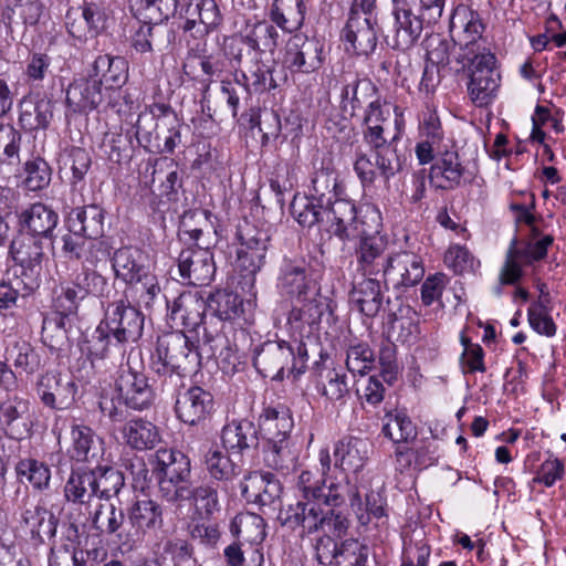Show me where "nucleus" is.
<instances>
[{"mask_svg":"<svg viewBox=\"0 0 566 566\" xmlns=\"http://www.w3.org/2000/svg\"><path fill=\"white\" fill-rule=\"evenodd\" d=\"M15 474L22 480L23 478L38 491L48 490L51 481V470L49 465L36 459H21L15 464Z\"/></svg>","mask_w":566,"mask_h":566,"instance_id":"338daca9","label":"nucleus"},{"mask_svg":"<svg viewBox=\"0 0 566 566\" xmlns=\"http://www.w3.org/2000/svg\"><path fill=\"white\" fill-rule=\"evenodd\" d=\"M308 353L306 344L294 339L269 340L254 349L253 365L263 377L282 380L287 370L289 376L298 378L307 368Z\"/></svg>","mask_w":566,"mask_h":566,"instance_id":"7ed1b4c3","label":"nucleus"},{"mask_svg":"<svg viewBox=\"0 0 566 566\" xmlns=\"http://www.w3.org/2000/svg\"><path fill=\"white\" fill-rule=\"evenodd\" d=\"M367 443L355 437H346L335 444V465L343 471L357 473L367 460Z\"/></svg>","mask_w":566,"mask_h":566,"instance_id":"de8ad7c7","label":"nucleus"},{"mask_svg":"<svg viewBox=\"0 0 566 566\" xmlns=\"http://www.w3.org/2000/svg\"><path fill=\"white\" fill-rule=\"evenodd\" d=\"M57 223V212L42 202L32 203L19 214L20 231L30 238L53 240Z\"/></svg>","mask_w":566,"mask_h":566,"instance_id":"5701e85b","label":"nucleus"},{"mask_svg":"<svg viewBox=\"0 0 566 566\" xmlns=\"http://www.w3.org/2000/svg\"><path fill=\"white\" fill-rule=\"evenodd\" d=\"M20 107L19 123L24 129L35 130L49 127L53 117V101L46 94L24 98Z\"/></svg>","mask_w":566,"mask_h":566,"instance_id":"4c0bfd02","label":"nucleus"},{"mask_svg":"<svg viewBox=\"0 0 566 566\" xmlns=\"http://www.w3.org/2000/svg\"><path fill=\"white\" fill-rule=\"evenodd\" d=\"M105 211L98 205H86L72 209L65 220L67 230L86 238L102 237Z\"/></svg>","mask_w":566,"mask_h":566,"instance_id":"e433bc0d","label":"nucleus"},{"mask_svg":"<svg viewBox=\"0 0 566 566\" xmlns=\"http://www.w3.org/2000/svg\"><path fill=\"white\" fill-rule=\"evenodd\" d=\"M269 449L265 452L268 467L283 474L293 471L297 464V453L291 438L268 441Z\"/></svg>","mask_w":566,"mask_h":566,"instance_id":"bf43d9fd","label":"nucleus"},{"mask_svg":"<svg viewBox=\"0 0 566 566\" xmlns=\"http://www.w3.org/2000/svg\"><path fill=\"white\" fill-rule=\"evenodd\" d=\"M377 228L378 223L371 232L361 228V232L356 235L359 238L355 248L357 271L363 276H377L380 273L384 275L388 264L389 255L385 254L386 242L378 235Z\"/></svg>","mask_w":566,"mask_h":566,"instance_id":"6ab92c4d","label":"nucleus"},{"mask_svg":"<svg viewBox=\"0 0 566 566\" xmlns=\"http://www.w3.org/2000/svg\"><path fill=\"white\" fill-rule=\"evenodd\" d=\"M125 517L123 509L116 507L112 503L99 504L92 515V525L101 534L114 535L122 544L126 545L133 541V535L122 532Z\"/></svg>","mask_w":566,"mask_h":566,"instance_id":"79ce46f5","label":"nucleus"},{"mask_svg":"<svg viewBox=\"0 0 566 566\" xmlns=\"http://www.w3.org/2000/svg\"><path fill=\"white\" fill-rule=\"evenodd\" d=\"M122 434L126 444L138 451L153 449L160 440L158 428L143 418L128 420L122 428Z\"/></svg>","mask_w":566,"mask_h":566,"instance_id":"49530a36","label":"nucleus"},{"mask_svg":"<svg viewBox=\"0 0 566 566\" xmlns=\"http://www.w3.org/2000/svg\"><path fill=\"white\" fill-rule=\"evenodd\" d=\"M208 306L216 314L213 319L237 323L240 326L251 322V314L245 311L243 298L234 292L218 290L209 296Z\"/></svg>","mask_w":566,"mask_h":566,"instance_id":"72a5a7b5","label":"nucleus"},{"mask_svg":"<svg viewBox=\"0 0 566 566\" xmlns=\"http://www.w3.org/2000/svg\"><path fill=\"white\" fill-rule=\"evenodd\" d=\"M300 307H293L287 316L289 329L297 340L303 342L317 333L321 327L322 317L328 308L327 300L321 294L313 296Z\"/></svg>","mask_w":566,"mask_h":566,"instance_id":"412c9836","label":"nucleus"},{"mask_svg":"<svg viewBox=\"0 0 566 566\" xmlns=\"http://www.w3.org/2000/svg\"><path fill=\"white\" fill-rule=\"evenodd\" d=\"M125 284L126 289L122 298L127 300L137 308L151 310L155 302L161 296L158 279L151 271L140 275L136 281Z\"/></svg>","mask_w":566,"mask_h":566,"instance_id":"37998d69","label":"nucleus"},{"mask_svg":"<svg viewBox=\"0 0 566 566\" xmlns=\"http://www.w3.org/2000/svg\"><path fill=\"white\" fill-rule=\"evenodd\" d=\"M82 352L87 355L93 367L97 363L115 357H123L125 346L114 339L112 332L102 323L97 325L92 335L85 339Z\"/></svg>","mask_w":566,"mask_h":566,"instance_id":"473e14b6","label":"nucleus"},{"mask_svg":"<svg viewBox=\"0 0 566 566\" xmlns=\"http://www.w3.org/2000/svg\"><path fill=\"white\" fill-rule=\"evenodd\" d=\"M139 21L164 25L177 12L178 0H129Z\"/></svg>","mask_w":566,"mask_h":566,"instance_id":"864d4df0","label":"nucleus"},{"mask_svg":"<svg viewBox=\"0 0 566 566\" xmlns=\"http://www.w3.org/2000/svg\"><path fill=\"white\" fill-rule=\"evenodd\" d=\"M237 239L240 243L237 251L239 266L244 272L243 277L249 285V292L254 294L255 275L265 265L270 235L265 230L244 223L238 227Z\"/></svg>","mask_w":566,"mask_h":566,"instance_id":"423d86ee","label":"nucleus"},{"mask_svg":"<svg viewBox=\"0 0 566 566\" xmlns=\"http://www.w3.org/2000/svg\"><path fill=\"white\" fill-rule=\"evenodd\" d=\"M394 48L407 50L420 39L423 30L433 27L427 23V17L419 11L418 1L412 0L392 6Z\"/></svg>","mask_w":566,"mask_h":566,"instance_id":"4468645a","label":"nucleus"},{"mask_svg":"<svg viewBox=\"0 0 566 566\" xmlns=\"http://www.w3.org/2000/svg\"><path fill=\"white\" fill-rule=\"evenodd\" d=\"M17 9L23 24L35 25L43 14L44 3L42 0H4L0 4V17L8 29L18 23Z\"/></svg>","mask_w":566,"mask_h":566,"instance_id":"a18cd8bd","label":"nucleus"},{"mask_svg":"<svg viewBox=\"0 0 566 566\" xmlns=\"http://www.w3.org/2000/svg\"><path fill=\"white\" fill-rule=\"evenodd\" d=\"M317 391L329 401H340L349 394L347 375L336 368H321L315 363Z\"/></svg>","mask_w":566,"mask_h":566,"instance_id":"3c124183","label":"nucleus"},{"mask_svg":"<svg viewBox=\"0 0 566 566\" xmlns=\"http://www.w3.org/2000/svg\"><path fill=\"white\" fill-rule=\"evenodd\" d=\"M22 522L30 530L32 537L51 538L56 533V520L52 512L41 505L25 509L22 512Z\"/></svg>","mask_w":566,"mask_h":566,"instance_id":"69168bd1","label":"nucleus"},{"mask_svg":"<svg viewBox=\"0 0 566 566\" xmlns=\"http://www.w3.org/2000/svg\"><path fill=\"white\" fill-rule=\"evenodd\" d=\"M342 39L350 44L357 55H369L377 46V31L371 17H363L359 12H350L342 31Z\"/></svg>","mask_w":566,"mask_h":566,"instance_id":"a878e982","label":"nucleus"},{"mask_svg":"<svg viewBox=\"0 0 566 566\" xmlns=\"http://www.w3.org/2000/svg\"><path fill=\"white\" fill-rule=\"evenodd\" d=\"M115 390L118 399L134 410L148 409L155 400V390L147 377L129 366L120 367L115 378Z\"/></svg>","mask_w":566,"mask_h":566,"instance_id":"f3484780","label":"nucleus"},{"mask_svg":"<svg viewBox=\"0 0 566 566\" xmlns=\"http://www.w3.org/2000/svg\"><path fill=\"white\" fill-rule=\"evenodd\" d=\"M102 101V81H97L93 74L76 78L66 90V115L90 113L96 109Z\"/></svg>","mask_w":566,"mask_h":566,"instance_id":"393cba45","label":"nucleus"},{"mask_svg":"<svg viewBox=\"0 0 566 566\" xmlns=\"http://www.w3.org/2000/svg\"><path fill=\"white\" fill-rule=\"evenodd\" d=\"M349 502L352 510L363 525H367L374 518L379 520L386 515V501L379 492H368L365 496V501L363 502L358 490L354 489L352 491Z\"/></svg>","mask_w":566,"mask_h":566,"instance_id":"052dcab7","label":"nucleus"},{"mask_svg":"<svg viewBox=\"0 0 566 566\" xmlns=\"http://www.w3.org/2000/svg\"><path fill=\"white\" fill-rule=\"evenodd\" d=\"M324 42L316 36L295 33L287 40L283 64L291 73L310 74L324 64Z\"/></svg>","mask_w":566,"mask_h":566,"instance_id":"9b49d317","label":"nucleus"},{"mask_svg":"<svg viewBox=\"0 0 566 566\" xmlns=\"http://www.w3.org/2000/svg\"><path fill=\"white\" fill-rule=\"evenodd\" d=\"M177 266L184 284L193 286L210 284L216 273L210 242L202 241L182 249L177 259Z\"/></svg>","mask_w":566,"mask_h":566,"instance_id":"f8f14e48","label":"nucleus"},{"mask_svg":"<svg viewBox=\"0 0 566 566\" xmlns=\"http://www.w3.org/2000/svg\"><path fill=\"white\" fill-rule=\"evenodd\" d=\"M166 305L169 310V318L176 325H181L185 333L197 332L207 322L203 319L206 310L209 307L208 301L198 293L184 292L171 305L166 301Z\"/></svg>","mask_w":566,"mask_h":566,"instance_id":"4be33fe9","label":"nucleus"},{"mask_svg":"<svg viewBox=\"0 0 566 566\" xmlns=\"http://www.w3.org/2000/svg\"><path fill=\"white\" fill-rule=\"evenodd\" d=\"M111 265L115 280L123 283L136 281L140 275L150 271L146 254L134 245L116 249L111 258Z\"/></svg>","mask_w":566,"mask_h":566,"instance_id":"c756f323","label":"nucleus"},{"mask_svg":"<svg viewBox=\"0 0 566 566\" xmlns=\"http://www.w3.org/2000/svg\"><path fill=\"white\" fill-rule=\"evenodd\" d=\"M175 398L174 411L178 420L188 426H202L214 412V397L211 391L192 385L179 387L177 391L163 394Z\"/></svg>","mask_w":566,"mask_h":566,"instance_id":"9d476101","label":"nucleus"},{"mask_svg":"<svg viewBox=\"0 0 566 566\" xmlns=\"http://www.w3.org/2000/svg\"><path fill=\"white\" fill-rule=\"evenodd\" d=\"M185 33L202 38L221 23V14L214 0H190L186 10Z\"/></svg>","mask_w":566,"mask_h":566,"instance_id":"bb28decb","label":"nucleus"},{"mask_svg":"<svg viewBox=\"0 0 566 566\" xmlns=\"http://www.w3.org/2000/svg\"><path fill=\"white\" fill-rule=\"evenodd\" d=\"M363 139L369 146L376 158L379 175L385 182H388L402 169V159L398 154L396 145L398 134L388 138L386 126L379 128L374 126L370 129H363Z\"/></svg>","mask_w":566,"mask_h":566,"instance_id":"2eb2a0df","label":"nucleus"},{"mask_svg":"<svg viewBox=\"0 0 566 566\" xmlns=\"http://www.w3.org/2000/svg\"><path fill=\"white\" fill-rule=\"evenodd\" d=\"M340 107L344 114L354 117L364 106L369 107L370 102L379 101L377 88L367 78H356L343 86L340 92Z\"/></svg>","mask_w":566,"mask_h":566,"instance_id":"a19ab883","label":"nucleus"},{"mask_svg":"<svg viewBox=\"0 0 566 566\" xmlns=\"http://www.w3.org/2000/svg\"><path fill=\"white\" fill-rule=\"evenodd\" d=\"M153 474L158 484V492L165 501L177 503L178 499L190 494L191 461L180 450L158 449L154 455Z\"/></svg>","mask_w":566,"mask_h":566,"instance_id":"20e7f679","label":"nucleus"},{"mask_svg":"<svg viewBox=\"0 0 566 566\" xmlns=\"http://www.w3.org/2000/svg\"><path fill=\"white\" fill-rule=\"evenodd\" d=\"M244 34L248 39V54L253 53V57L266 52L273 53L277 46L279 32L268 21L256 22Z\"/></svg>","mask_w":566,"mask_h":566,"instance_id":"13d9d810","label":"nucleus"},{"mask_svg":"<svg viewBox=\"0 0 566 566\" xmlns=\"http://www.w3.org/2000/svg\"><path fill=\"white\" fill-rule=\"evenodd\" d=\"M243 497L252 500L260 505H270L280 499L282 485L270 472H251L245 482L240 483Z\"/></svg>","mask_w":566,"mask_h":566,"instance_id":"f704fd0d","label":"nucleus"},{"mask_svg":"<svg viewBox=\"0 0 566 566\" xmlns=\"http://www.w3.org/2000/svg\"><path fill=\"white\" fill-rule=\"evenodd\" d=\"M175 39V32L167 25H155L143 22L132 36V46L139 53L153 51V45L159 50L166 49Z\"/></svg>","mask_w":566,"mask_h":566,"instance_id":"603ef678","label":"nucleus"},{"mask_svg":"<svg viewBox=\"0 0 566 566\" xmlns=\"http://www.w3.org/2000/svg\"><path fill=\"white\" fill-rule=\"evenodd\" d=\"M93 76L106 88H120L128 80V63L122 56L98 55L93 63Z\"/></svg>","mask_w":566,"mask_h":566,"instance_id":"c03bdc74","label":"nucleus"},{"mask_svg":"<svg viewBox=\"0 0 566 566\" xmlns=\"http://www.w3.org/2000/svg\"><path fill=\"white\" fill-rule=\"evenodd\" d=\"M221 441L226 450L243 453L259 446L258 429L247 419L232 421L222 428Z\"/></svg>","mask_w":566,"mask_h":566,"instance_id":"ea45409f","label":"nucleus"},{"mask_svg":"<svg viewBox=\"0 0 566 566\" xmlns=\"http://www.w3.org/2000/svg\"><path fill=\"white\" fill-rule=\"evenodd\" d=\"M554 243L552 234H543L539 228L530 230L525 238L516 235L511 240L500 269L502 284H517L524 276L523 266L533 265L547 256Z\"/></svg>","mask_w":566,"mask_h":566,"instance_id":"39448f33","label":"nucleus"},{"mask_svg":"<svg viewBox=\"0 0 566 566\" xmlns=\"http://www.w3.org/2000/svg\"><path fill=\"white\" fill-rule=\"evenodd\" d=\"M205 469L210 481L222 488L224 496L234 490V481L242 473V467L233 461L227 452L209 449L203 457Z\"/></svg>","mask_w":566,"mask_h":566,"instance_id":"c85d7f7f","label":"nucleus"},{"mask_svg":"<svg viewBox=\"0 0 566 566\" xmlns=\"http://www.w3.org/2000/svg\"><path fill=\"white\" fill-rule=\"evenodd\" d=\"M381 283L375 276H364L349 292V303L367 317H375L382 306Z\"/></svg>","mask_w":566,"mask_h":566,"instance_id":"c9c22d12","label":"nucleus"},{"mask_svg":"<svg viewBox=\"0 0 566 566\" xmlns=\"http://www.w3.org/2000/svg\"><path fill=\"white\" fill-rule=\"evenodd\" d=\"M35 391L45 407L63 411L70 409L76 402L78 386L67 376L48 371L38 379Z\"/></svg>","mask_w":566,"mask_h":566,"instance_id":"dca6fc26","label":"nucleus"},{"mask_svg":"<svg viewBox=\"0 0 566 566\" xmlns=\"http://www.w3.org/2000/svg\"><path fill=\"white\" fill-rule=\"evenodd\" d=\"M224 62L213 54H200L198 48H190L182 63L184 74L191 81L202 84L203 91L208 92L214 77H220L223 72Z\"/></svg>","mask_w":566,"mask_h":566,"instance_id":"cd10ccee","label":"nucleus"},{"mask_svg":"<svg viewBox=\"0 0 566 566\" xmlns=\"http://www.w3.org/2000/svg\"><path fill=\"white\" fill-rule=\"evenodd\" d=\"M189 490L190 494L178 499L177 503L192 501L207 516H211L220 511V495H224L220 485L209 480L198 486L191 483Z\"/></svg>","mask_w":566,"mask_h":566,"instance_id":"680f3d73","label":"nucleus"},{"mask_svg":"<svg viewBox=\"0 0 566 566\" xmlns=\"http://www.w3.org/2000/svg\"><path fill=\"white\" fill-rule=\"evenodd\" d=\"M342 186L338 181V174L331 160L323 161L312 175L310 193L314 199L332 203V200L340 195Z\"/></svg>","mask_w":566,"mask_h":566,"instance_id":"8fccbe9b","label":"nucleus"},{"mask_svg":"<svg viewBox=\"0 0 566 566\" xmlns=\"http://www.w3.org/2000/svg\"><path fill=\"white\" fill-rule=\"evenodd\" d=\"M424 275L422 258L410 251H400L388 256L384 271V284L392 289H407L417 285Z\"/></svg>","mask_w":566,"mask_h":566,"instance_id":"aec40b11","label":"nucleus"},{"mask_svg":"<svg viewBox=\"0 0 566 566\" xmlns=\"http://www.w3.org/2000/svg\"><path fill=\"white\" fill-rule=\"evenodd\" d=\"M101 322L112 332L114 339L124 345L138 340L143 335L144 315L127 300L108 303Z\"/></svg>","mask_w":566,"mask_h":566,"instance_id":"ddd939ff","label":"nucleus"},{"mask_svg":"<svg viewBox=\"0 0 566 566\" xmlns=\"http://www.w3.org/2000/svg\"><path fill=\"white\" fill-rule=\"evenodd\" d=\"M92 472L95 473V491L99 499H109L124 486L123 473L109 465H101L98 462Z\"/></svg>","mask_w":566,"mask_h":566,"instance_id":"774afa93","label":"nucleus"},{"mask_svg":"<svg viewBox=\"0 0 566 566\" xmlns=\"http://www.w3.org/2000/svg\"><path fill=\"white\" fill-rule=\"evenodd\" d=\"M382 421V434L395 444L412 442L417 437V428L405 409L386 410Z\"/></svg>","mask_w":566,"mask_h":566,"instance_id":"09e8293b","label":"nucleus"},{"mask_svg":"<svg viewBox=\"0 0 566 566\" xmlns=\"http://www.w3.org/2000/svg\"><path fill=\"white\" fill-rule=\"evenodd\" d=\"M476 171L465 167L455 150L439 154L430 167V182L440 190H454L463 184H472Z\"/></svg>","mask_w":566,"mask_h":566,"instance_id":"a211bd4d","label":"nucleus"},{"mask_svg":"<svg viewBox=\"0 0 566 566\" xmlns=\"http://www.w3.org/2000/svg\"><path fill=\"white\" fill-rule=\"evenodd\" d=\"M294 427L291 410L284 405L265 407L259 417V428L266 441L291 438Z\"/></svg>","mask_w":566,"mask_h":566,"instance_id":"58836bf2","label":"nucleus"},{"mask_svg":"<svg viewBox=\"0 0 566 566\" xmlns=\"http://www.w3.org/2000/svg\"><path fill=\"white\" fill-rule=\"evenodd\" d=\"M276 287L281 295L296 301L318 296L321 287L304 259L284 256L279 268Z\"/></svg>","mask_w":566,"mask_h":566,"instance_id":"6e6552de","label":"nucleus"},{"mask_svg":"<svg viewBox=\"0 0 566 566\" xmlns=\"http://www.w3.org/2000/svg\"><path fill=\"white\" fill-rule=\"evenodd\" d=\"M233 329L231 323L221 319L206 322L202 337L199 344L196 345L199 363L201 364L202 359H213L223 370L234 369L239 358L237 356V345L229 338V334Z\"/></svg>","mask_w":566,"mask_h":566,"instance_id":"0eeeda50","label":"nucleus"},{"mask_svg":"<svg viewBox=\"0 0 566 566\" xmlns=\"http://www.w3.org/2000/svg\"><path fill=\"white\" fill-rule=\"evenodd\" d=\"M229 531L233 537H242L251 544H261L266 536L264 518L250 512L237 514L230 523Z\"/></svg>","mask_w":566,"mask_h":566,"instance_id":"6e6d98bb","label":"nucleus"},{"mask_svg":"<svg viewBox=\"0 0 566 566\" xmlns=\"http://www.w3.org/2000/svg\"><path fill=\"white\" fill-rule=\"evenodd\" d=\"M326 219L331 223L328 231L343 241L355 238L361 232L360 226L365 224L364 221L358 220L356 205L338 197L334 198L326 208Z\"/></svg>","mask_w":566,"mask_h":566,"instance_id":"b1692460","label":"nucleus"},{"mask_svg":"<svg viewBox=\"0 0 566 566\" xmlns=\"http://www.w3.org/2000/svg\"><path fill=\"white\" fill-rule=\"evenodd\" d=\"M33 428L34 418L29 399L12 391L0 396V431L8 439H29L33 434Z\"/></svg>","mask_w":566,"mask_h":566,"instance_id":"1a4fd4ad","label":"nucleus"},{"mask_svg":"<svg viewBox=\"0 0 566 566\" xmlns=\"http://www.w3.org/2000/svg\"><path fill=\"white\" fill-rule=\"evenodd\" d=\"M71 458L77 462L96 464L104 454V441L92 428L84 424L71 427Z\"/></svg>","mask_w":566,"mask_h":566,"instance_id":"2f4dec72","label":"nucleus"},{"mask_svg":"<svg viewBox=\"0 0 566 566\" xmlns=\"http://www.w3.org/2000/svg\"><path fill=\"white\" fill-rule=\"evenodd\" d=\"M209 214L207 210L196 209L185 211L180 219L178 235L180 240L202 243L206 234L210 235Z\"/></svg>","mask_w":566,"mask_h":566,"instance_id":"e2e57ef3","label":"nucleus"},{"mask_svg":"<svg viewBox=\"0 0 566 566\" xmlns=\"http://www.w3.org/2000/svg\"><path fill=\"white\" fill-rule=\"evenodd\" d=\"M458 62L462 63V67H468L470 82L468 86L481 85V81L488 78L489 75H496L495 55L488 51L476 54L459 55Z\"/></svg>","mask_w":566,"mask_h":566,"instance_id":"0e129e2a","label":"nucleus"},{"mask_svg":"<svg viewBox=\"0 0 566 566\" xmlns=\"http://www.w3.org/2000/svg\"><path fill=\"white\" fill-rule=\"evenodd\" d=\"M149 368L160 394L177 391L187 376L200 368L199 354L185 332H170L157 338Z\"/></svg>","mask_w":566,"mask_h":566,"instance_id":"f257e3e1","label":"nucleus"},{"mask_svg":"<svg viewBox=\"0 0 566 566\" xmlns=\"http://www.w3.org/2000/svg\"><path fill=\"white\" fill-rule=\"evenodd\" d=\"M128 522L137 537L155 532L164 525L163 506L155 500L140 499L127 509Z\"/></svg>","mask_w":566,"mask_h":566,"instance_id":"7c9ffc66","label":"nucleus"},{"mask_svg":"<svg viewBox=\"0 0 566 566\" xmlns=\"http://www.w3.org/2000/svg\"><path fill=\"white\" fill-rule=\"evenodd\" d=\"M328 206V202L314 199V196L311 193L302 197L295 195L291 202L290 210L301 226L311 228L323 222Z\"/></svg>","mask_w":566,"mask_h":566,"instance_id":"4d7b16f0","label":"nucleus"},{"mask_svg":"<svg viewBox=\"0 0 566 566\" xmlns=\"http://www.w3.org/2000/svg\"><path fill=\"white\" fill-rule=\"evenodd\" d=\"M279 517L282 525L292 530L301 528L302 536L322 531L342 537L349 528V520L343 510H324L317 500L301 497L282 510Z\"/></svg>","mask_w":566,"mask_h":566,"instance_id":"f03ea898","label":"nucleus"},{"mask_svg":"<svg viewBox=\"0 0 566 566\" xmlns=\"http://www.w3.org/2000/svg\"><path fill=\"white\" fill-rule=\"evenodd\" d=\"M94 474L92 468L73 470L64 486L65 499L75 504L88 503L96 496Z\"/></svg>","mask_w":566,"mask_h":566,"instance_id":"5fc2aeb1","label":"nucleus"}]
</instances>
